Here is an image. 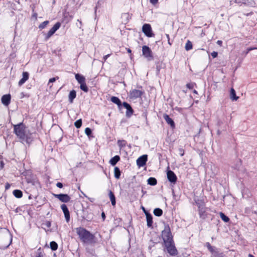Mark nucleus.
<instances>
[{
	"label": "nucleus",
	"mask_w": 257,
	"mask_h": 257,
	"mask_svg": "<svg viewBox=\"0 0 257 257\" xmlns=\"http://www.w3.org/2000/svg\"><path fill=\"white\" fill-rule=\"evenodd\" d=\"M76 232L80 239L85 243L92 244L96 242L93 234L83 227L76 228Z\"/></svg>",
	"instance_id": "nucleus-1"
},
{
	"label": "nucleus",
	"mask_w": 257,
	"mask_h": 257,
	"mask_svg": "<svg viewBox=\"0 0 257 257\" xmlns=\"http://www.w3.org/2000/svg\"><path fill=\"white\" fill-rule=\"evenodd\" d=\"M25 127L23 122L14 125V133L22 141H24L26 138Z\"/></svg>",
	"instance_id": "nucleus-2"
},
{
	"label": "nucleus",
	"mask_w": 257,
	"mask_h": 257,
	"mask_svg": "<svg viewBox=\"0 0 257 257\" xmlns=\"http://www.w3.org/2000/svg\"><path fill=\"white\" fill-rule=\"evenodd\" d=\"M162 237L164 242L173 240V236L169 224H164V228L162 231Z\"/></svg>",
	"instance_id": "nucleus-3"
},
{
	"label": "nucleus",
	"mask_w": 257,
	"mask_h": 257,
	"mask_svg": "<svg viewBox=\"0 0 257 257\" xmlns=\"http://www.w3.org/2000/svg\"><path fill=\"white\" fill-rule=\"evenodd\" d=\"M164 244L167 251L170 255L173 256L178 254V251L175 246L173 240L164 242Z\"/></svg>",
	"instance_id": "nucleus-4"
},
{
	"label": "nucleus",
	"mask_w": 257,
	"mask_h": 257,
	"mask_svg": "<svg viewBox=\"0 0 257 257\" xmlns=\"http://www.w3.org/2000/svg\"><path fill=\"white\" fill-rule=\"evenodd\" d=\"M206 246L211 253V257H225L223 252H221L214 246H212L209 242L206 243Z\"/></svg>",
	"instance_id": "nucleus-5"
},
{
	"label": "nucleus",
	"mask_w": 257,
	"mask_h": 257,
	"mask_svg": "<svg viewBox=\"0 0 257 257\" xmlns=\"http://www.w3.org/2000/svg\"><path fill=\"white\" fill-rule=\"evenodd\" d=\"M61 25V24L60 22L56 23L49 31L48 33L45 34V40L47 41L56 32V31L60 28Z\"/></svg>",
	"instance_id": "nucleus-6"
},
{
	"label": "nucleus",
	"mask_w": 257,
	"mask_h": 257,
	"mask_svg": "<svg viewBox=\"0 0 257 257\" xmlns=\"http://www.w3.org/2000/svg\"><path fill=\"white\" fill-rule=\"evenodd\" d=\"M142 31L145 35L148 37H152L154 36L150 24H144L142 27Z\"/></svg>",
	"instance_id": "nucleus-7"
},
{
	"label": "nucleus",
	"mask_w": 257,
	"mask_h": 257,
	"mask_svg": "<svg viewBox=\"0 0 257 257\" xmlns=\"http://www.w3.org/2000/svg\"><path fill=\"white\" fill-rule=\"evenodd\" d=\"M143 55L148 60L152 59L153 57L152 55V52L150 48L147 46H144L142 47Z\"/></svg>",
	"instance_id": "nucleus-8"
},
{
	"label": "nucleus",
	"mask_w": 257,
	"mask_h": 257,
	"mask_svg": "<svg viewBox=\"0 0 257 257\" xmlns=\"http://www.w3.org/2000/svg\"><path fill=\"white\" fill-rule=\"evenodd\" d=\"M54 196L62 202L67 203L70 200V197L66 194H54Z\"/></svg>",
	"instance_id": "nucleus-9"
},
{
	"label": "nucleus",
	"mask_w": 257,
	"mask_h": 257,
	"mask_svg": "<svg viewBox=\"0 0 257 257\" xmlns=\"http://www.w3.org/2000/svg\"><path fill=\"white\" fill-rule=\"evenodd\" d=\"M147 155H144L141 157H140L137 160V164L139 167H143L146 164L147 161Z\"/></svg>",
	"instance_id": "nucleus-10"
},
{
	"label": "nucleus",
	"mask_w": 257,
	"mask_h": 257,
	"mask_svg": "<svg viewBox=\"0 0 257 257\" xmlns=\"http://www.w3.org/2000/svg\"><path fill=\"white\" fill-rule=\"evenodd\" d=\"M167 178L168 180L172 183H175L177 181V176L171 170H168L167 173Z\"/></svg>",
	"instance_id": "nucleus-11"
},
{
	"label": "nucleus",
	"mask_w": 257,
	"mask_h": 257,
	"mask_svg": "<svg viewBox=\"0 0 257 257\" xmlns=\"http://www.w3.org/2000/svg\"><path fill=\"white\" fill-rule=\"evenodd\" d=\"M123 107L126 109V116L127 117H130L133 113L134 110L132 108L131 105L126 102H123L122 103Z\"/></svg>",
	"instance_id": "nucleus-12"
},
{
	"label": "nucleus",
	"mask_w": 257,
	"mask_h": 257,
	"mask_svg": "<svg viewBox=\"0 0 257 257\" xmlns=\"http://www.w3.org/2000/svg\"><path fill=\"white\" fill-rule=\"evenodd\" d=\"M61 208L64 214L65 217L66 219V221L68 222L70 220V214L69 210L65 204H63L61 205Z\"/></svg>",
	"instance_id": "nucleus-13"
},
{
	"label": "nucleus",
	"mask_w": 257,
	"mask_h": 257,
	"mask_svg": "<svg viewBox=\"0 0 257 257\" xmlns=\"http://www.w3.org/2000/svg\"><path fill=\"white\" fill-rule=\"evenodd\" d=\"M143 94V92L140 90L133 89L130 91V95L132 98H137L140 97Z\"/></svg>",
	"instance_id": "nucleus-14"
},
{
	"label": "nucleus",
	"mask_w": 257,
	"mask_h": 257,
	"mask_svg": "<svg viewBox=\"0 0 257 257\" xmlns=\"http://www.w3.org/2000/svg\"><path fill=\"white\" fill-rule=\"evenodd\" d=\"M11 95L10 94H6L2 96L1 100L2 103L6 106H8L11 101Z\"/></svg>",
	"instance_id": "nucleus-15"
},
{
	"label": "nucleus",
	"mask_w": 257,
	"mask_h": 257,
	"mask_svg": "<svg viewBox=\"0 0 257 257\" xmlns=\"http://www.w3.org/2000/svg\"><path fill=\"white\" fill-rule=\"evenodd\" d=\"M163 118L166 121V122L169 124L171 127L174 128L175 126L174 121L173 120L169 117V116L167 114H163Z\"/></svg>",
	"instance_id": "nucleus-16"
},
{
	"label": "nucleus",
	"mask_w": 257,
	"mask_h": 257,
	"mask_svg": "<svg viewBox=\"0 0 257 257\" xmlns=\"http://www.w3.org/2000/svg\"><path fill=\"white\" fill-rule=\"evenodd\" d=\"M198 209H199V214L200 215V217L203 218H204L206 215L205 214L206 212V208L203 205H199L198 206Z\"/></svg>",
	"instance_id": "nucleus-17"
},
{
	"label": "nucleus",
	"mask_w": 257,
	"mask_h": 257,
	"mask_svg": "<svg viewBox=\"0 0 257 257\" xmlns=\"http://www.w3.org/2000/svg\"><path fill=\"white\" fill-rule=\"evenodd\" d=\"M146 216L147 218V226L149 227L152 226L153 224V217L150 213H146Z\"/></svg>",
	"instance_id": "nucleus-18"
},
{
	"label": "nucleus",
	"mask_w": 257,
	"mask_h": 257,
	"mask_svg": "<svg viewBox=\"0 0 257 257\" xmlns=\"http://www.w3.org/2000/svg\"><path fill=\"white\" fill-rule=\"evenodd\" d=\"M230 98L232 101H236L239 98L236 95L235 91L233 88L230 89Z\"/></svg>",
	"instance_id": "nucleus-19"
},
{
	"label": "nucleus",
	"mask_w": 257,
	"mask_h": 257,
	"mask_svg": "<svg viewBox=\"0 0 257 257\" xmlns=\"http://www.w3.org/2000/svg\"><path fill=\"white\" fill-rule=\"evenodd\" d=\"M120 160V157L118 155H116L113 158H112L110 161L109 163L112 165L114 166L116 165V164Z\"/></svg>",
	"instance_id": "nucleus-20"
},
{
	"label": "nucleus",
	"mask_w": 257,
	"mask_h": 257,
	"mask_svg": "<svg viewBox=\"0 0 257 257\" xmlns=\"http://www.w3.org/2000/svg\"><path fill=\"white\" fill-rule=\"evenodd\" d=\"M75 78L80 84L85 82V77L79 74H75Z\"/></svg>",
	"instance_id": "nucleus-21"
},
{
	"label": "nucleus",
	"mask_w": 257,
	"mask_h": 257,
	"mask_svg": "<svg viewBox=\"0 0 257 257\" xmlns=\"http://www.w3.org/2000/svg\"><path fill=\"white\" fill-rule=\"evenodd\" d=\"M76 96V92L74 90L71 91L69 94V101L70 103L73 102L74 99Z\"/></svg>",
	"instance_id": "nucleus-22"
},
{
	"label": "nucleus",
	"mask_w": 257,
	"mask_h": 257,
	"mask_svg": "<svg viewBox=\"0 0 257 257\" xmlns=\"http://www.w3.org/2000/svg\"><path fill=\"white\" fill-rule=\"evenodd\" d=\"M108 195H109V197L110 200L111 202V204L113 206H114L116 204V201H115V196H114L113 193L111 190H109Z\"/></svg>",
	"instance_id": "nucleus-23"
},
{
	"label": "nucleus",
	"mask_w": 257,
	"mask_h": 257,
	"mask_svg": "<svg viewBox=\"0 0 257 257\" xmlns=\"http://www.w3.org/2000/svg\"><path fill=\"white\" fill-rule=\"evenodd\" d=\"M111 101L113 103L117 104L119 107L121 105V101L118 97L116 96H112L111 97Z\"/></svg>",
	"instance_id": "nucleus-24"
},
{
	"label": "nucleus",
	"mask_w": 257,
	"mask_h": 257,
	"mask_svg": "<svg viewBox=\"0 0 257 257\" xmlns=\"http://www.w3.org/2000/svg\"><path fill=\"white\" fill-rule=\"evenodd\" d=\"M147 182H148V184L152 185V186H154V185H156L157 183V181L156 179L154 177L149 178L148 179Z\"/></svg>",
	"instance_id": "nucleus-25"
},
{
	"label": "nucleus",
	"mask_w": 257,
	"mask_h": 257,
	"mask_svg": "<svg viewBox=\"0 0 257 257\" xmlns=\"http://www.w3.org/2000/svg\"><path fill=\"white\" fill-rule=\"evenodd\" d=\"M13 194L16 197L18 198H20L23 196V193L20 190H15L13 191Z\"/></svg>",
	"instance_id": "nucleus-26"
},
{
	"label": "nucleus",
	"mask_w": 257,
	"mask_h": 257,
	"mask_svg": "<svg viewBox=\"0 0 257 257\" xmlns=\"http://www.w3.org/2000/svg\"><path fill=\"white\" fill-rule=\"evenodd\" d=\"M154 214L155 216L160 217L163 214V210L159 208H155L154 210Z\"/></svg>",
	"instance_id": "nucleus-27"
},
{
	"label": "nucleus",
	"mask_w": 257,
	"mask_h": 257,
	"mask_svg": "<svg viewBox=\"0 0 257 257\" xmlns=\"http://www.w3.org/2000/svg\"><path fill=\"white\" fill-rule=\"evenodd\" d=\"M114 177L117 179H119L120 176V171L119 170V169L115 167L114 169Z\"/></svg>",
	"instance_id": "nucleus-28"
},
{
	"label": "nucleus",
	"mask_w": 257,
	"mask_h": 257,
	"mask_svg": "<svg viewBox=\"0 0 257 257\" xmlns=\"http://www.w3.org/2000/svg\"><path fill=\"white\" fill-rule=\"evenodd\" d=\"M80 89L84 91L85 92H87L88 91V88L87 87L85 82L80 84Z\"/></svg>",
	"instance_id": "nucleus-29"
},
{
	"label": "nucleus",
	"mask_w": 257,
	"mask_h": 257,
	"mask_svg": "<svg viewBox=\"0 0 257 257\" xmlns=\"http://www.w3.org/2000/svg\"><path fill=\"white\" fill-rule=\"evenodd\" d=\"M50 248L52 250H56L58 248V244L55 241H51L50 243Z\"/></svg>",
	"instance_id": "nucleus-30"
},
{
	"label": "nucleus",
	"mask_w": 257,
	"mask_h": 257,
	"mask_svg": "<svg viewBox=\"0 0 257 257\" xmlns=\"http://www.w3.org/2000/svg\"><path fill=\"white\" fill-rule=\"evenodd\" d=\"M220 216L222 220H223L225 222H228L229 220V218L226 216L223 213L220 212Z\"/></svg>",
	"instance_id": "nucleus-31"
},
{
	"label": "nucleus",
	"mask_w": 257,
	"mask_h": 257,
	"mask_svg": "<svg viewBox=\"0 0 257 257\" xmlns=\"http://www.w3.org/2000/svg\"><path fill=\"white\" fill-rule=\"evenodd\" d=\"M185 50L186 51H189L192 49V44L191 41H188L185 45Z\"/></svg>",
	"instance_id": "nucleus-32"
},
{
	"label": "nucleus",
	"mask_w": 257,
	"mask_h": 257,
	"mask_svg": "<svg viewBox=\"0 0 257 257\" xmlns=\"http://www.w3.org/2000/svg\"><path fill=\"white\" fill-rule=\"evenodd\" d=\"M49 22L48 21H45L43 22L39 26V28L41 30L44 29L49 24Z\"/></svg>",
	"instance_id": "nucleus-33"
},
{
	"label": "nucleus",
	"mask_w": 257,
	"mask_h": 257,
	"mask_svg": "<svg viewBox=\"0 0 257 257\" xmlns=\"http://www.w3.org/2000/svg\"><path fill=\"white\" fill-rule=\"evenodd\" d=\"M117 145L120 148H122L125 146L126 142L124 140H118L117 141Z\"/></svg>",
	"instance_id": "nucleus-34"
},
{
	"label": "nucleus",
	"mask_w": 257,
	"mask_h": 257,
	"mask_svg": "<svg viewBox=\"0 0 257 257\" xmlns=\"http://www.w3.org/2000/svg\"><path fill=\"white\" fill-rule=\"evenodd\" d=\"M74 125L76 128H80L82 125V120L79 119L76 121L74 123Z\"/></svg>",
	"instance_id": "nucleus-35"
},
{
	"label": "nucleus",
	"mask_w": 257,
	"mask_h": 257,
	"mask_svg": "<svg viewBox=\"0 0 257 257\" xmlns=\"http://www.w3.org/2000/svg\"><path fill=\"white\" fill-rule=\"evenodd\" d=\"M29 74L28 72H24L23 73V78H24L25 80L27 81L29 79Z\"/></svg>",
	"instance_id": "nucleus-36"
},
{
	"label": "nucleus",
	"mask_w": 257,
	"mask_h": 257,
	"mask_svg": "<svg viewBox=\"0 0 257 257\" xmlns=\"http://www.w3.org/2000/svg\"><path fill=\"white\" fill-rule=\"evenodd\" d=\"M85 133L87 136H89L92 134V131L90 128L86 127L85 130Z\"/></svg>",
	"instance_id": "nucleus-37"
},
{
	"label": "nucleus",
	"mask_w": 257,
	"mask_h": 257,
	"mask_svg": "<svg viewBox=\"0 0 257 257\" xmlns=\"http://www.w3.org/2000/svg\"><path fill=\"white\" fill-rule=\"evenodd\" d=\"M257 49V48L255 47H249L247 49L246 51L244 52L245 55H247L249 52H250L251 50Z\"/></svg>",
	"instance_id": "nucleus-38"
},
{
	"label": "nucleus",
	"mask_w": 257,
	"mask_h": 257,
	"mask_svg": "<svg viewBox=\"0 0 257 257\" xmlns=\"http://www.w3.org/2000/svg\"><path fill=\"white\" fill-rule=\"evenodd\" d=\"M58 79L59 77L58 76L50 78L49 80V83L54 82L56 80H58Z\"/></svg>",
	"instance_id": "nucleus-39"
},
{
	"label": "nucleus",
	"mask_w": 257,
	"mask_h": 257,
	"mask_svg": "<svg viewBox=\"0 0 257 257\" xmlns=\"http://www.w3.org/2000/svg\"><path fill=\"white\" fill-rule=\"evenodd\" d=\"M26 80H25L24 78H22L19 82L18 84L19 86L22 85Z\"/></svg>",
	"instance_id": "nucleus-40"
},
{
	"label": "nucleus",
	"mask_w": 257,
	"mask_h": 257,
	"mask_svg": "<svg viewBox=\"0 0 257 257\" xmlns=\"http://www.w3.org/2000/svg\"><path fill=\"white\" fill-rule=\"evenodd\" d=\"M194 84L193 83H188L186 85V86L188 88L191 89H192L194 87Z\"/></svg>",
	"instance_id": "nucleus-41"
},
{
	"label": "nucleus",
	"mask_w": 257,
	"mask_h": 257,
	"mask_svg": "<svg viewBox=\"0 0 257 257\" xmlns=\"http://www.w3.org/2000/svg\"><path fill=\"white\" fill-rule=\"evenodd\" d=\"M217 55L218 53L216 52L213 51V52L211 53V56L213 58L217 57Z\"/></svg>",
	"instance_id": "nucleus-42"
},
{
	"label": "nucleus",
	"mask_w": 257,
	"mask_h": 257,
	"mask_svg": "<svg viewBox=\"0 0 257 257\" xmlns=\"http://www.w3.org/2000/svg\"><path fill=\"white\" fill-rule=\"evenodd\" d=\"M56 186L59 188H61L63 187V184L61 182H58L57 184H56Z\"/></svg>",
	"instance_id": "nucleus-43"
},
{
	"label": "nucleus",
	"mask_w": 257,
	"mask_h": 257,
	"mask_svg": "<svg viewBox=\"0 0 257 257\" xmlns=\"http://www.w3.org/2000/svg\"><path fill=\"white\" fill-rule=\"evenodd\" d=\"M179 153H180V155L181 156H183L184 154V151L183 149H179Z\"/></svg>",
	"instance_id": "nucleus-44"
},
{
	"label": "nucleus",
	"mask_w": 257,
	"mask_h": 257,
	"mask_svg": "<svg viewBox=\"0 0 257 257\" xmlns=\"http://www.w3.org/2000/svg\"><path fill=\"white\" fill-rule=\"evenodd\" d=\"M158 0H150V3L153 5H156L158 3Z\"/></svg>",
	"instance_id": "nucleus-45"
},
{
	"label": "nucleus",
	"mask_w": 257,
	"mask_h": 257,
	"mask_svg": "<svg viewBox=\"0 0 257 257\" xmlns=\"http://www.w3.org/2000/svg\"><path fill=\"white\" fill-rule=\"evenodd\" d=\"M110 56V54H107L106 55H105L103 57V59L104 60V61H105Z\"/></svg>",
	"instance_id": "nucleus-46"
},
{
	"label": "nucleus",
	"mask_w": 257,
	"mask_h": 257,
	"mask_svg": "<svg viewBox=\"0 0 257 257\" xmlns=\"http://www.w3.org/2000/svg\"><path fill=\"white\" fill-rule=\"evenodd\" d=\"M10 187V185L9 183L6 184L5 188L6 190L9 189Z\"/></svg>",
	"instance_id": "nucleus-47"
},
{
	"label": "nucleus",
	"mask_w": 257,
	"mask_h": 257,
	"mask_svg": "<svg viewBox=\"0 0 257 257\" xmlns=\"http://www.w3.org/2000/svg\"><path fill=\"white\" fill-rule=\"evenodd\" d=\"M217 44L220 46H221L222 44V42L220 40H218L217 41Z\"/></svg>",
	"instance_id": "nucleus-48"
},
{
	"label": "nucleus",
	"mask_w": 257,
	"mask_h": 257,
	"mask_svg": "<svg viewBox=\"0 0 257 257\" xmlns=\"http://www.w3.org/2000/svg\"><path fill=\"white\" fill-rule=\"evenodd\" d=\"M46 225H47V227H50V226H51V223H50V222H49V221H47V222H46Z\"/></svg>",
	"instance_id": "nucleus-49"
},
{
	"label": "nucleus",
	"mask_w": 257,
	"mask_h": 257,
	"mask_svg": "<svg viewBox=\"0 0 257 257\" xmlns=\"http://www.w3.org/2000/svg\"><path fill=\"white\" fill-rule=\"evenodd\" d=\"M101 216H102V217L103 219V220H104V219H105V214H104V212H102V213H101Z\"/></svg>",
	"instance_id": "nucleus-50"
},
{
	"label": "nucleus",
	"mask_w": 257,
	"mask_h": 257,
	"mask_svg": "<svg viewBox=\"0 0 257 257\" xmlns=\"http://www.w3.org/2000/svg\"><path fill=\"white\" fill-rule=\"evenodd\" d=\"M142 209H143V210L144 211V213L145 214H146V213H149L146 210V209H145L144 207L142 206Z\"/></svg>",
	"instance_id": "nucleus-51"
},
{
	"label": "nucleus",
	"mask_w": 257,
	"mask_h": 257,
	"mask_svg": "<svg viewBox=\"0 0 257 257\" xmlns=\"http://www.w3.org/2000/svg\"><path fill=\"white\" fill-rule=\"evenodd\" d=\"M252 12H250V13H249L245 14H244V15H245V16H250V15H252Z\"/></svg>",
	"instance_id": "nucleus-52"
},
{
	"label": "nucleus",
	"mask_w": 257,
	"mask_h": 257,
	"mask_svg": "<svg viewBox=\"0 0 257 257\" xmlns=\"http://www.w3.org/2000/svg\"><path fill=\"white\" fill-rule=\"evenodd\" d=\"M166 37H167V38L168 40H170V38H169V34H166Z\"/></svg>",
	"instance_id": "nucleus-53"
},
{
	"label": "nucleus",
	"mask_w": 257,
	"mask_h": 257,
	"mask_svg": "<svg viewBox=\"0 0 257 257\" xmlns=\"http://www.w3.org/2000/svg\"><path fill=\"white\" fill-rule=\"evenodd\" d=\"M127 51L128 53H131V50L129 48L127 49Z\"/></svg>",
	"instance_id": "nucleus-54"
},
{
	"label": "nucleus",
	"mask_w": 257,
	"mask_h": 257,
	"mask_svg": "<svg viewBox=\"0 0 257 257\" xmlns=\"http://www.w3.org/2000/svg\"><path fill=\"white\" fill-rule=\"evenodd\" d=\"M77 21H78V22H79L80 25V26H81L82 25V22H81V21H79V20H78Z\"/></svg>",
	"instance_id": "nucleus-55"
},
{
	"label": "nucleus",
	"mask_w": 257,
	"mask_h": 257,
	"mask_svg": "<svg viewBox=\"0 0 257 257\" xmlns=\"http://www.w3.org/2000/svg\"><path fill=\"white\" fill-rule=\"evenodd\" d=\"M248 257H254L253 255L251 254H248Z\"/></svg>",
	"instance_id": "nucleus-56"
},
{
	"label": "nucleus",
	"mask_w": 257,
	"mask_h": 257,
	"mask_svg": "<svg viewBox=\"0 0 257 257\" xmlns=\"http://www.w3.org/2000/svg\"><path fill=\"white\" fill-rule=\"evenodd\" d=\"M193 92H194V93H196V94H197V91H196V90H194Z\"/></svg>",
	"instance_id": "nucleus-57"
},
{
	"label": "nucleus",
	"mask_w": 257,
	"mask_h": 257,
	"mask_svg": "<svg viewBox=\"0 0 257 257\" xmlns=\"http://www.w3.org/2000/svg\"><path fill=\"white\" fill-rule=\"evenodd\" d=\"M168 44H169V45H171V43H170V40H168Z\"/></svg>",
	"instance_id": "nucleus-58"
},
{
	"label": "nucleus",
	"mask_w": 257,
	"mask_h": 257,
	"mask_svg": "<svg viewBox=\"0 0 257 257\" xmlns=\"http://www.w3.org/2000/svg\"><path fill=\"white\" fill-rule=\"evenodd\" d=\"M37 257H41V256L40 255H38V256Z\"/></svg>",
	"instance_id": "nucleus-59"
},
{
	"label": "nucleus",
	"mask_w": 257,
	"mask_h": 257,
	"mask_svg": "<svg viewBox=\"0 0 257 257\" xmlns=\"http://www.w3.org/2000/svg\"><path fill=\"white\" fill-rule=\"evenodd\" d=\"M236 2H237V0H235Z\"/></svg>",
	"instance_id": "nucleus-60"
}]
</instances>
